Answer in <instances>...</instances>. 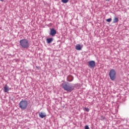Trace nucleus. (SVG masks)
<instances>
[{
  "mask_svg": "<svg viewBox=\"0 0 129 129\" xmlns=\"http://www.w3.org/2000/svg\"><path fill=\"white\" fill-rule=\"evenodd\" d=\"M28 106V101L24 100H22L19 103V107L21 109L25 110Z\"/></svg>",
  "mask_w": 129,
  "mask_h": 129,
  "instance_id": "nucleus-3",
  "label": "nucleus"
},
{
  "mask_svg": "<svg viewBox=\"0 0 129 129\" xmlns=\"http://www.w3.org/2000/svg\"><path fill=\"white\" fill-rule=\"evenodd\" d=\"M61 2L63 4H67L69 2V0H61Z\"/></svg>",
  "mask_w": 129,
  "mask_h": 129,
  "instance_id": "nucleus-13",
  "label": "nucleus"
},
{
  "mask_svg": "<svg viewBox=\"0 0 129 129\" xmlns=\"http://www.w3.org/2000/svg\"><path fill=\"white\" fill-rule=\"evenodd\" d=\"M111 20H112L111 18H109L106 20V22H108V23H110L111 22Z\"/></svg>",
  "mask_w": 129,
  "mask_h": 129,
  "instance_id": "nucleus-16",
  "label": "nucleus"
},
{
  "mask_svg": "<svg viewBox=\"0 0 129 129\" xmlns=\"http://www.w3.org/2000/svg\"><path fill=\"white\" fill-rule=\"evenodd\" d=\"M118 22V18L117 17H115L113 19V23H115Z\"/></svg>",
  "mask_w": 129,
  "mask_h": 129,
  "instance_id": "nucleus-12",
  "label": "nucleus"
},
{
  "mask_svg": "<svg viewBox=\"0 0 129 129\" xmlns=\"http://www.w3.org/2000/svg\"><path fill=\"white\" fill-rule=\"evenodd\" d=\"M105 119V116L102 115L101 116L100 120H104Z\"/></svg>",
  "mask_w": 129,
  "mask_h": 129,
  "instance_id": "nucleus-14",
  "label": "nucleus"
},
{
  "mask_svg": "<svg viewBox=\"0 0 129 129\" xmlns=\"http://www.w3.org/2000/svg\"><path fill=\"white\" fill-rule=\"evenodd\" d=\"M4 92H9V91L10 90V89L9 88V87H8V85H6L4 86Z\"/></svg>",
  "mask_w": 129,
  "mask_h": 129,
  "instance_id": "nucleus-11",
  "label": "nucleus"
},
{
  "mask_svg": "<svg viewBox=\"0 0 129 129\" xmlns=\"http://www.w3.org/2000/svg\"><path fill=\"white\" fill-rule=\"evenodd\" d=\"M109 76L111 80L113 81L115 80L116 72H115V70H114V69H112L110 71L109 73Z\"/></svg>",
  "mask_w": 129,
  "mask_h": 129,
  "instance_id": "nucleus-4",
  "label": "nucleus"
},
{
  "mask_svg": "<svg viewBox=\"0 0 129 129\" xmlns=\"http://www.w3.org/2000/svg\"><path fill=\"white\" fill-rule=\"evenodd\" d=\"M85 129H89V126H88V125H86L85 126Z\"/></svg>",
  "mask_w": 129,
  "mask_h": 129,
  "instance_id": "nucleus-17",
  "label": "nucleus"
},
{
  "mask_svg": "<svg viewBox=\"0 0 129 129\" xmlns=\"http://www.w3.org/2000/svg\"><path fill=\"white\" fill-rule=\"evenodd\" d=\"M19 43L20 46H21L22 48H24L25 49L29 48V46H30L29 41H28V40L26 39L20 40Z\"/></svg>",
  "mask_w": 129,
  "mask_h": 129,
  "instance_id": "nucleus-2",
  "label": "nucleus"
},
{
  "mask_svg": "<svg viewBox=\"0 0 129 129\" xmlns=\"http://www.w3.org/2000/svg\"><path fill=\"white\" fill-rule=\"evenodd\" d=\"M106 1H107V2H109V0H106Z\"/></svg>",
  "mask_w": 129,
  "mask_h": 129,
  "instance_id": "nucleus-19",
  "label": "nucleus"
},
{
  "mask_svg": "<svg viewBox=\"0 0 129 129\" xmlns=\"http://www.w3.org/2000/svg\"><path fill=\"white\" fill-rule=\"evenodd\" d=\"M39 116L41 118H44V117H46V116H47V115H46V113H45L40 112L39 113Z\"/></svg>",
  "mask_w": 129,
  "mask_h": 129,
  "instance_id": "nucleus-7",
  "label": "nucleus"
},
{
  "mask_svg": "<svg viewBox=\"0 0 129 129\" xmlns=\"http://www.w3.org/2000/svg\"><path fill=\"white\" fill-rule=\"evenodd\" d=\"M88 66L90 68H93L95 67V61L94 60H91L89 61Z\"/></svg>",
  "mask_w": 129,
  "mask_h": 129,
  "instance_id": "nucleus-5",
  "label": "nucleus"
},
{
  "mask_svg": "<svg viewBox=\"0 0 129 129\" xmlns=\"http://www.w3.org/2000/svg\"><path fill=\"white\" fill-rule=\"evenodd\" d=\"M29 129V128H28Z\"/></svg>",
  "mask_w": 129,
  "mask_h": 129,
  "instance_id": "nucleus-20",
  "label": "nucleus"
},
{
  "mask_svg": "<svg viewBox=\"0 0 129 129\" xmlns=\"http://www.w3.org/2000/svg\"><path fill=\"white\" fill-rule=\"evenodd\" d=\"M67 79V81H69V82H72V81L74 80V78L72 75H70L68 76Z\"/></svg>",
  "mask_w": 129,
  "mask_h": 129,
  "instance_id": "nucleus-8",
  "label": "nucleus"
},
{
  "mask_svg": "<svg viewBox=\"0 0 129 129\" xmlns=\"http://www.w3.org/2000/svg\"><path fill=\"white\" fill-rule=\"evenodd\" d=\"M84 110H85V111H86L87 112H89V108H88L85 107Z\"/></svg>",
  "mask_w": 129,
  "mask_h": 129,
  "instance_id": "nucleus-15",
  "label": "nucleus"
},
{
  "mask_svg": "<svg viewBox=\"0 0 129 129\" xmlns=\"http://www.w3.org/2000/svg\"><path fill=\"white\" fill-rule=\"evenodd\" d=\"M53 40H54V39H53V38H47L46 39V43H47V44H50V43H52V42H53Z\"/></svg>",
  "mask_w": 129,
  "mask_h": 129,
  "instance_id": "nucleus-10",
  "label": "nucleus"
},
{
  "mask_svg": "<svg viewBox=\"0 0 129 129\" xmlns=\"http://www.w3.org/2000/svg\"><path fill=\"white\" fill-rule=\"evenodd\" d=\"M56 34H57V31H56V30H55V29L54 28L50 29V31L49 33V35L50 36H52V37H54V36H55V35H56Z\"/></svg>",
  "mask_w": 129,
  "mask_h": 129,
  "instance_id": "nucleus-6",
  "label": "nucleus"
},
{
  "mask_svg": "<svg viewBox=\"0 0 129 129\" xmlns=\"http://www.w3.org/2000/svg\"><path fill=\"white\" fill-rule=\"evenodd\" d=\"M76 49L78 51H80V50H82V46H81L80 44H78L76 46Z\"/></svg>",
  "mask_w": 129,
  "mask_h": 129,
  "instance_id": "nucleus-9",
  "label": "nucleus"
},
{
  "mask_svg": "<svg viewBox=\"0 0 129 129\" xmlns=\"http://www.w3.org/2000/svg\"><path fill=\"white\" fill-rule=\"evenodd\" d=\"M0 2H2V3L5 2V0H0Z\"/></svg>",
  "mask_w": 129,
  "mask_h": 129,
  "instance_id": "nucleus-18",
  "label": "nucleus"
},
{
  "mask_svg": "<svg viewBox=\"0 0 129 129\" xmlns=\"http://www.w3.org/2000/svg\"><path fill=\"white\" fill-rule=\"evenodd\" d=\"M62 88L66 91H69V92H71L74 90V86L72 85V84H70L68 82H64L62 84Z\"/></svg>",
  "mask_w": 129,
  "mask_h": 129,
  "instance_id": "nucleus-1",
  "label": "nucleus"
}]
</instances>
